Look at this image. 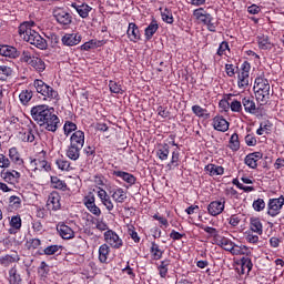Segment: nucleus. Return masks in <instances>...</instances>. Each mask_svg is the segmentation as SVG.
Returning <instances> with one entry per match:
<instances>
[{"label":"nucleus","mask_w":284,"mask_h":284,"mask_svg":"<svg viewBox=\"0 0 284 284\" xmlns=\"http://www.w3.org/2000/svg\"><path fill=\"white\" fill-rule=\"evenodd\" d=\"M9 77H12V68L0 65V81H8Z\"/></svg>","instance_id":"48"},{"label":"nucleus","mask_w":284,"mask_h":284,"mask_svg":"<svg viewBox=\"0 0 284 284\" xmlns=\"http://www.w3.org/2000/svg\"><path fill=\"white\" fill-rule=\"evenodd\" d=\"M93 225L95 226V230H99V232H108V223L101 219H95L93 221Z\"/></svg>","instance_id":"53"},{"label":"nucleus","mask_w":284,"mask_h":284,"mask_svg":"<svg viewBox=\"0 0 284 284\" xmlns=\"http://www.w3.org/2000/svg\"><path fill=\"white\" fill-rule=\"evenodd\" d=\"M19 99L21 101V103H23V105H26V103H30L31 99H32V91H28L24 90L19 94Z\"/></svg>","instance_id":"55"},{"label":"nucleus","mask_w":284,"mask_h":284,"mask_svg":"<svg viewBox=\"0 0 284 284\" xmlns=\"http://www.w3.org/2000/svg\"><path fill=\"white\" fill-rule=\"evenodd\" d=\"M70 145L83 149V145H85V133L81 130L73 132L70 138Z\"/></svg>","instance_id":"16"},{"label":"nucleus","mask_w":284,"mask_h":284,"mask_svg":"<svg viewBox=\"0 0 284 284\" xmlns=\"http://www.w3.org/2000/svg\"><path fill=\"white\" fill-rule=\"evenodd\" d=\"M33 88L43 97V101H59V91L54 90V88L50 87L43 80L36 79L33 81Z\"/></svg>","instance_id":"3"},{"label":"nucleus","mask_w":284,"mask_h":284,"mask_svg":"<svg viewBox=\"0 0 284 284\" xmlns=\"http://www.w3.org/2000/svg\"><path fill=\"white\" fill-rule=\"evenodd\" d=\"M193 17H195L196 21L206 26L210 32H216V23L214 22V18L212 14L207 13L205 9L199 8L193 11Z\"/></svg>","instance_id":"4"},{"label":"nucleus","mask_w":284,"mask_h":284,"mask_svg":"<svg viewBox=\"0 0 284 284\" xmlns=\"http://www.w3.org/2000/svg\"><path fill=\"white\" fill-rule=\"evenodd\" d=\"M57 232L59 233L61 239H64L67 241H70V239H74V230H72V227H70L63 222H60L57 225Z\"/></svg>","instance_id":"12"},{"label":"nucleus","mask_w":284,"mask_h":284,"mask_svg":"<svg viewBox=\"0 0 284 284\" xmlns=\"http://www.w3.org/2000/svg\"><path fill=\"white\" fill-rule=\"evenodd\" d=\"M161 17L165 23H174V16H172V11H170V9L165 8L163 11H161Z\"/></svg>","instance_id":"52"},{"label":"nucleus","mask_w":284,"mask_h":284,"mask_svg":"<svg viewBox=\"0 0 284 284\" xmlns=\"http://www.w3.org/2000/svg\"><path fill=\"white\" fill-rule=\"evenodd\" d=\"M59 123H61V120L51 111V114L42 122V125L48 132H57L59 130Z\"/></svg>","instance_id":"11"},{"label":"nucleus","mask_w":284,"mask_h":284,"mask_svg":"<svg viewBox=\"0 0 284 284\" xmlns=\"http://www.w3.org/2000/svg\"><path fill=\"white\" fill-rule=\"evenodd\" d=\"M53 17L60 26L68 27L72 23V14L63 8L55 7L53 9Z\"/></svg>","instance_id":"9"},{"label":"nucleus","mask_w":284,"mask_h":284,"mask_svg":"<svg viewBox=\"0 0 284 284\" xmlns=\"http://www.w3.org/2000/svg\"><path fill=\"white\" fill-rule=\"evenodd\" d=\"M232 97H234L232 93L226 95V100H221L219 105L220 108H222V110H224L225 112H227V110H230V101H232Z\"/></svg>","instance_id":"61"},{"label":"nucleus","mask_w":284,"mask_h":284,"mask_svg":"<svg viewBox=\"0 0 284 284\" xmlns=\"http://www.w3.org/2000/svg\"><path fill=\"white\" fill-rule=\"evenodd\" d=\"M47 206L49 210H53V212H57V210H61V196L57 192L50 193Z\"/></svg>","instance_id":"17"},{"label":"nucleus","mask_w":284,"mask_h":284,"mask_svg":"<svg viewBox=\"0 0 284 284\" xmlns=\"http://www.w3.org/2000/svg\"><path fill=\"white\" fill-rule=\"evenodd\" d=\"M245 240L247 241V243L256 244L258 242V236L252 231H247Z\"/></svg>","instance_id":"64"},{"label":"nucleus","mask_w":284,"mask_h":284,"mask_svg":"<svg viewBox=\"0 0 284 284\" xmlns=\"http://www.w3.org/2000/svg\"><path fill=\"white\" fill-rule=\"evenodd\" d=\"M231 254H233V256H250V254H252V251H250V247H247L246 245L234 244Z\"/></svg>","instance_id":"25"},{"label":"nucleus","mask_w":284,"mask_h":284,"mask_svg":"<svg viewBox=\"0 0 284 284\" xmlns=\"http://www.w3.org/2000/svg\"><path fill=\"white\" fill-rule=\"evenodd\" d=\"M1 179H3V181H6V183H14V181H17L18 179H21V173H19V171H2L0 173Z\"/></svg>","instance_id":"24"},{"label":"nucleus","mask_w":284,"mask_h":284,"mask_svg":"<svg viewBox=\"0 0 284 284\" xmlns=\"http://www.w3.org/2000/svg\"><path fill=\"white\" fill-rule=\"evenodd\" d=\"M19 260L20 258L18 253H13L11 255H4L0 257V265H2V267H10L12 263H18Z\"/></svg>","instance_id":"27"},{"label":"nucleus","mask_w":284,"mask_h":284,"mask_svg":"<svg viewBox=\"0 0 284 284\" xmlns=\"http://www.w3.org/2000/svg\"><path fill=\"white\" fill-rule=\"evenodd\" d=\"M52 108L40 104L31 108V116L33 121L38 123V125L43 126V123H45V119L51 114Z\"/></svg>","instance_id":"5"},{"label":"nucleus","mask_w":284,"mask_h":284,"mask_svg":"<svg viewBox=\"0 0 284 284\" xmlns=\"http://www.w3.org/2000/svg\"><path fill=\"white\" fill-rule=\"evenodd\" d=\"M34 26V21L22 22L18 30L20 37L23 39V41H27V43L34 45L39 50H48V41H45V39H43L39 32L32 29Z\"/></svg>","instance_id":"1"},{"label":"nucleus","mask_w":284,"mask_h":284,"mask_svg":"<svg viewBox=\"0 0 284 284\" xmlns=\"http://www.w3.org/2000/svg\"><path fill=\"white\" fill-rule=\"evenodd\" d=\"M9 284H21V275L17 272V266L9 270Z\"/></svg>","instance_id":"40"},{"label":"nucleus","mask_w":284,"mask_h":284,"mask_svg":"<svg viewBox=\"0 0 284 284\" xmlns=\"http://www.w3.org/2000/svg\"><path fill=\"white\" fill-rule=\"evenodd\" d=\"M103 236L105 241L104 245H109L113 250H121V247H123V240L119 236V234H116V232L108 230L104 232Z\"/></svg>","instance_id":"7"},{"label":"nucleus","mask_w":284,"mask_h":284,"mask_svg":"<svg viewBox=\"0 0 284 284\" xmlns=\"http://www.w3.org/2000/svg\"><path fill=\"white\" fill-rule=\"evenodd\" d=\"M0 54L1 57H8L9 59H17L20 53L14 47L0 45Z\"/></svg>","instance_id":"23"},{"label":"nucleus","mask_w":284,"mask_h":284,"mask_svg":"<svg viewBox=\"0 0 284 284\" xmlns=\"http://www.w3.org/2000/svg\"><path fill=\"white\" fill-rule=\"evenodd\" d=\"M179 156H181V153L179 152V150H174L172 152V158L170 163L166 165L168 170H172L173 168H179Z\"/></svg>","instance_id":"47"},{"label":"nucleus","mask_w":284,"mask_h":284,"mask_svg":"<svg viewBox=\"0 0 284 284\" xmlns=\"http://www.w3.org/2000/svg\"><path fill=\"white\" fill-rule=\"evenodd\" d=\"M168 267H170V260L162 261L158 266L161 278H165L168 276Z\"/></svg>","instance_id":"50"},{"label":"nucleus","mask_w":284,"mask_h":284,"mask_svg":"<svg viewBox=\"0 0 284 284\" xmlns=\"http://www.w3.org/2000/svg\"><path fill=\"white\" fill-rule=\"evenodd\" d=\"M229 148L233 152H239V150H241V142L239 141V134L234 133L231 135Z\"/></svg>","instance_id":"45"},{"label":"nucleus","mask_w":284,"mask_h":284,"mask_svg":"<svg viewBox=\"0 0 284 284\" xmlns=\"http://www.w3.org/2000/svg\"><path fill=\"white\" fill-rule=\"evenodd\" d=\"M9 225L11 229H9L10 234H17L19 230H21V216L20 215H13L9 222Z\"/></svg>","instance_id":"30"},{"label":"nucleus","mask_w":284,"mask_h":284,"mask_svg":"<svg viewBox=\"0 0 284 284\" xmlns=\"http://www.w3.org/2000/svg\"><path fill=\"white\" fill-rule=\"evenodd\" d=\"M19 136L21 141H23L24 143H34V130H32L31 128L21 131L19 133Z\"/></svg>","instance_id":"32"},{"label":"nucleus","mask_w":284,"mask_h":284,"mask_svg":"<svg viewBox=\"0 0 284 284\" xmlns=\"http://www.w3.org/2000/svg\"><path fill=\"white\" fill-rule=\"evenodd\" d=\"M243 108L246 114H256V112H258V108H256V102L252 97H244L242 99V109Z\"/></svg>","instance_id":"14"},{"label":"nucleus","mask_w":284,"mask_h":284,"mask_svg":"<svg viewBox=\"0 0 284 284\" xmlns=\"http://www.w3.org/2000/svg\"><path fill=\"white\" fill-rule=\"evenodd\" d=\"M9 159L14 163V165H23V159L17 148L9 149Z\"/></svg>","instance_id":"37"},{"label":"nucleus","mask_w":284,"mask_h":284,"mask_svg":"<svg viewBox=\"0 0 284 284\" xmlns=\"http://www.w3.org/2000/svg\"><path fill=\"white\" fill-rule=\"evenodd\" d=\"M150 253L153 261H161V258H163V250H161V246L155 242L151 243Z\"/></svg>","instance_id":"33"},{"label":"nucleus","mask_w":284,"mask_h":284,"mask_svg":"<svg viewBox=\"0 0 284 284\" xmlns=\"http://www.w3.org/2000/svg\"><path fill=\"white\" fill-rule=\"evenodd\" d=\"M51 185L54 190H61L62 192L68 190V184L65 181L59 179L58 176H51Z\"/></svg>","instance_id":"39"},{"label":"nucleus","mask_w":284,"mask_h":284,"mask_svg":"<svg viewBox=\"0 0 284 284\" xmlns=\"http://www.w3.org/2000/svg\"><path fill=\"white\" fill-rule=\"evenodd\" d=\"M113 176H118L119 179H122V181L128 183L130 186L136 183V178L132 173H128L125 171H113Z\"/></svg>","instance_id":"22"},{"label":"nucleus","mask_w":284,"mask_h":284,"mask_svg":"<svg viewBox=\"0 0 284 284\" xmlns=\"http://www.w3.org/2000/svg\"><path fill=\"white\" fill-rule=\"evenodd\" d=\"M55 164L59 170H62V172H70V170H72V165L70 164V161L65 159H58L55 161Z\"/></svg>","instance_id":"46"},{"label":"nucleus","mask_w":284,"mask_h":284,"mask_svg":"<svg viewBox=\"0 0 284 284\" xmlns=\"http://www.w3.org/2000/svg\"><path fill=\"white\" fill-rule=\"evenodd\" d=\"M250 230L251 232H254L258 236L263 234V222H261V219L258 217H251L250 219Z\"/></svg>","instance_id":"26"},{"label":"nucleus","mask_w":284,"mask_h":284,"mask_svg":"<svg viewBox=\"0 0 284 284\" xmlns=\"http://www.w3.org/2000/svg\"><path fill=\"white\" fill-rule=\"evenodd\" d=\"M257 43L261 50L272 49V42H270V38L267 36L257 37Z\"/></svg>","instance_id":"43"},{"label":"nucleus","mask_w":284,"mask_h":284,"mask_svg":"<svg viewBox=\"0 0 284 284\" xmlns=\"http://www.w3.org/2000/svg\"><path fill=\"white\" fill-rule=\"evenodd\" d=\"M71 8H73L78 12L81 19H88V17H90V12H92V7L87 3L79 4L77 2H73L71 4Z\"/></svg>","instance_id":"18"},{"label":"nucleus","mask_w":284,"mask_h":284,"mask_svg":"<svg viewBox=\"0 0 284 284\" xmlns=\"http://www.w3.org/2000/svg\"><path fill=\"white\" fill-rule=\"evenodd\" d=\"M158 30H159V22H156V20H152L144 31L146 41H150V39H152L154 34H156Z\"/></svg>","instance_id":"31"},{"label":"nucleus","mask_w":284,"mask_h":284,"mask_svg":"<svg viewBox=\"0 0 284 284\" xmlns=\"http://www.w3.org/2000/svg\"><path fill=\"white\" fill-rule=\"evenodd\" d=\"M33 59H34V55H32V52L28 50L22 51V54L20 57V61H22V63H27L28 65H30Z\"/></svg>","instance_id":"54"},{"label":"nucleus","mask_w":284,"mask_h":284,"mask_svg":"<svg viewBox=\"0 0 284 284\" xmlns=\"http://www.w3.org/2000/svg\"><path fill=\"white\" fill-rule=\"evenodd\" d=\"M234 242H232V240L227 239V237H221L220 240H217V245H220V247H222L223 250H225L226 252H231L234 248Z\"/></svg>","instance_id":"41"},{"label":"nucleus","mask_w":284,"mask_h":284,"mask_svg":"<svg viewBox=\"0 0 284 284\" xmlns=\"http://www.w3.org/2000/svg\"><path fill=\"white\" fill-rule=\"evenodd\" d=\"M284 205V196L281 195L280 197L270 199L267 203V214L273 219L281 214V210H283Z\"/></svg>","instance_id":"8"},{"label":"nucleus","mask_w":284,"mask_h":284,"mask_svg":"<svg viewBox=\"0 0 284 284\" xmlns=\"http://www.w3.org/2000/svg\"><path fill=\"white\" fill-rule=\"evenodd\" d=\"M126 34L133 43H136L139 39H141V31H139V27H136V23L134 22L129 23Z\"/></svg>","instance_id":"21"},{"label":"nucleus","mask_w":284,"mask_h":284,"mask_svg":"<svg viewBox=\"0 0 284 284\" xmlns=\"http://www.w3.org/2000/svg\"><path fill=\"white\" fill-rule=\"evenodd\" d=\"M84 205L91 214H94V216H101V209L97 206L94 195H89L84 199Z\"/></svg>","instance_id":"19"},{"label":"nucleus","mask_w":284,"mask_h":284,"mask_svg":"<svg viewBox=\"0 0 284 284\" xmlns=\"http://www.w3.org/2000/svg\"><path fill=\"white\" fill-rule=\"evenodd\" d=\"M253 210L255 212H263L265 210V201L263 199H257L253 202Z\"/></svg>","instance_id":"60"},{"label":"nucleus","mask_w":284,"mask_h":284,"mask_svg":"<svg viewBox=\"0 0 284 284\" xmlns=\"http://www.w3.org/2000/svg\"><path fill=\"white\" fill-rule=\"evenodd\" d=\"M212 125L217 132H227L230 130V122L223 115H215Z\"/></svg>","instance_id":"13"},{"label":"nucleus","mask_w":284,"mask_h":284,"mask_svg":"<svg viewBox=\"0 0 284 284\" xmlns=\"http://www.w3.org/2000/svg\"><path fill=\"white\" fill-rule=\"evenodd\" d=\"M81 150H83L81 146H74L73 144H70L67 150L68 159H71V161H79V158L81 156Z\"/></svg>","instance_id":"28"},{"label":"nucleus","mask_w":284,"mask_h":284,"mask_svg":"<svg viewBox=\"0 0 284 284\" xmlns=\"http://www.w3.org/2000/svg\"><path fill=\"white\" fill-rule=\"evenodd\" d=\"M63 45H79L81 43V36L79 33H67L62 37Z\"/></svg>","instance_id":"20"},{"label":"nucleus","mask_w":284,"mask_h":284,"mask_svg":"<svg viewBox=\"0 0 284 284\" xmlns=\"http://www.w3.org/2000/svg\"><path fill=\"white\" fill-rule=\"evenodd\" d=\"M237 85L240 89L245 90L250 85V75L247 73H239Z\"/></svg>","instance_id":"44"},{"label":"nucleus","mask_w":284,"mask_h":284,"mask_svg":"<svg viewBox=\"0 0 284 284\" xmlns=\"http://www.w3.org/2000/svg\"><path fill=\"white\" fill-rule=\"evenodd\" d=\"M59 250H61V246L50 245L43 250V254H45L47 256H53V254H57V252H59Z\"/></svg>","instance_id":"57"},{"label":"nucleus","mask_w":284,"mask_h":284,"mask_svg":"<svg viewBox=\"0 0 284 284\" xmlns=\"http://www.w3.org/2000/svg\"><path fill=\"white\" fill-rule=\"evenodd\" d=\"M253 90L255 99L261 105H265L270 101V81L267 79L256 78Z\"/></svg>","instance_id":"2"},{"label":"nucleus","mask_w":284,"mask_h":284,"mask_svg":"<svg viewBox=\"0 0 284 284\" xmlns=\"http://www.w3.org/2000/svg\"><path fill=\"white\" fill-rule=\"evenodd\" d=\"M223 210H225V197L220 201H213L207 205V212L211 216L223 214Z\"/></svg>","instance_id":"10"},{"label":"nucleus","mask_w":284,"mask_h":284,"mask_svg":"<svg viewBox=\"0 0 284 284\" xmlns=\"http://www.w3.org/2000/svg\"><path fill=\"white\" fill-rule=\"evenodd\" d=\"M26 245L29 250H38V247H41V240L31 239V240L27 241Z\"/></svg>","instance_id":"59"},{"label":"nucleus","mask_w":284,"mask_h":284,"mask_svg":"<svg viewBox=\"0 0 284 284\" xmlns=\"http://www.w3.org/2000/svg\"><path fill=\"white\" fill-rule=\"evenodd\" d=\"M252 267H254V264H252V260L250 257H242L239 273L248 274V272H252Z\"/></svg>","instance_id":"29"},{"label":"nucleus","mask_w":284,"mask_h":284,"mask_svg":"<svg viewBox=\"0 0 284 284\" xmlns=\"http://www.w3.org/2000/svg\"><path fill=\"white\" fill-rule=\"evenodd\" d=\"M156 156L160 159V161H168L170 156V145H160V148L156 150Z\"/></svg>","instance_id":"38"},{"label":"nucleus","mask_w":284,"mask_h":284,"mask_svg":"<svg viewBox=\"0 0 284 284\" xmlns=\"http://www.w3.org/2000/svg\"><path fill=\"white\" fill-rule=\"evenodd\" d=\"M63 132L65 136H70V134H72V132H78L77 131V124L72 121H65L64 125H63Z\"/></svg>","instance_id":"49"},{"label":"nucleus","mask_w":284,"mask_h":284,"mask_svg":"<svg viewBox=\"0 0 284 284\" xmlns=\"http://www.w3.org/2000/svg\"><path fill=\"white\" fill-rule=\"evenodd\" d=\"M9 203L12 207L19 210V207H21V197L12 195L9 197Z\"/></svg>","instance_id":"62"},{"label":"nucleus","mask_w":284,"mask_h":284,"mask_svg":"<svg viewBox=\"0 0 284 284\" xmlns=\"http://www.w3.org/2000/svg\"><path fill=\"white\" fill-rule=\"evenodd\" d=\"M31 168L37 172H50L52 170V166L50 165L49 161L45 159L44 151L40 152L39 155L31 161L30 163Z\"/></svg>","instance_id":"6"},{"label":"nucleus","mask_w":284,"mask_h":284,"mask_svg":"<svg viewBox=\"0 0 284 284\" xmlns=\"http://www.w3.org/2000/svg\"><path fill=\"white\" fill-rule=\"evenodd\" d=\"M110 256V246L108 244H102L99 247V261L100 263H108V257Z\"/></svg>","instance_id":"36"},{"label":"nucleus","mask_w":284,"mask_h":284,"mask_svg":"<svg viewBox=\"0 0 284 284\" xmlns=\"http://www.w3.org/2000/svg\"><path fill=\"white\" fill-rule=\"evenodd\" d=\"M192 112L193 114H195V116H199L200 119L203 116H210V113H207V109H203V106L197 104L192 106Z\"/></svg>","instance_id":"51"},{"label":"nucleus","mask_w":284,"mask_h":284,"mask_svg":"<svg viewBox=\"0 0 284 284\" xmlns=\"http://www.w3.org/2000/svg\"><path fill=\"white\" fill-rule=\"evenodd\" d=\"M110 92L113 94H123V89H121V85L114 81L109 82Z\"/></svg>","instance_id":"56"},{"label":"nucleus","mask_w":284,"mask_h":284,"mask_svg":"<svg viewBox=\"0 0 284 284\" xmlns=\"http://www.w3.org/2000/svg\"><path fill=\"white\" fill-rule=\"evenodd\" d=\"M229 105V110H231V112H235L237 114H241V112H243V101L231 99Z\"/></svg>","instance_id":"42"},{"label":"nucleus","mask_w":284,"mask_h":284,"mask_svg":"<svg viewBox=\"0 0 284 284\" xmlns=\"http://www.w3.org/2000/svg\"><path fill=\"white\" fill-rule=\"evenodd\" d=\"M29 65L36 70V72H44L45 71V62L41 60V58L34 57Z\"/></svg>","instance_id":"35"},{"label":"nucleus","mask_w":284,"mask_h":284,"mask_svg":"<svg viewBox=\"0 0 284 284\" xmlns=\"http://www.w3.org/2000/svg\"><path fill=\"white\" fill-rule=\"evenodd\" d=\"M109 194H111V199L114 201V203H125L128 199V192L119 186L110 190Z\"/></svg>","instance_id":"15"},{"label":"nucleus","mask_w":284,"mask_h":284,"mask_svg":"<svg viewBox=\"0 0 284 284\" xmlns=\"http://www.w3.org/2000/svg\"><path fill=\"white\" fill-rule=\"evenodd\" d=\"M206 172H209L210 176H221L224 174L225 169L223 166L216 164H209L205 166Z\"/></svg>","instance_id":"34"},{"label":"nucleus","mask_w":284,"mask_h":284,"mask_svg":"<svg viewBox=\"0 0 284 284\" xmlns=\"http://www.w3.org/2000/svg\"><path fill=\"white\" fill-rule=\"evenodd\" d=\"M244 161H245V165H247V168H251V170H256V168H258V162L255 161V159L250 154L246 155Z\"/></svg>","instance_id":"58"},{"label":"nucleus","mask_w":284,"mask_h":284,"mask_svg":"<svg viewBox=\"0 0 284 284\" xmlns=\"http://www.w3.org/2000/svg\"><path fill=\"white\" fill-rule=\"evenodd\" d=\"M10 159H8V156H6L4 154L0 153V168L7 170L8 168H10Z\"/></svg>","instance_id":"63"}]
</instances>
